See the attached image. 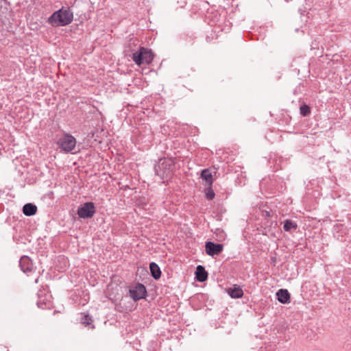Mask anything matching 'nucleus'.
Here are the masks:
<instances>
[{
	"label": "nucleus",
	"mask_w": 351,
	"mask_h": 351,
	"mask_svg": "<svg viewBox=\"0 0 351 351\" xmlns=\"http://www.w3.org/2000/svg\"><path fill=\"white\" fill-rule=\"evenodd\" d=\"M73 14L70 8L62 7L54 12L49 17L47 22L53 27L66 26L73 21Z\"/></svg>",
	"instance_id": "1"
},
{
	"label": "nucleus",
	"mask_w": 351,
	"mask_h": 351,
	"mask_svg": "<svg viewBox=\"0 0 351 351\" xmlns=\"http://www.w3.org/2000/svg\"><path fill=\"white\" fill-rule=\"evenodd\" d=\"M154 59V54L150 49L145 47L140 49L132 54V60L137 65L149 64Z\"/></svg>",
	"instance_id": "2"
},
{
	"label": "nucleus",
	"mask_w": 351,
	"mask_h": 351,
	"mask_svg": "<svg viewBox=\"0 0 351 351\" xmlns=\"http://www.w3.org/2000/svg\"><path fill=\"white\" fill-rule=\"evenodd\" d=\"M58 145L62 152L68 153L75 149L76 139L72 135L66 134L58 139Z\"/></svg>",
	"instance_id": "3"
},
{
	"label": "nucleus",
	"mask_w": 351,
	"mask_h": 351,
	"mask_svg": "<svg viewBox=\"0 0 351 351\" xmlns=\"http://www.w3.org/2000/svg\"><path fill=\"white\" fill-rule=\"evenodd\" d=\"M173 168V164L170 159L160 160L158 167L155 168L156 174L162 178L168 177Z\"/></svg>",
	"instance_id": "4"
},
{
	"label": "nucleus",
	"mask_w": 351,
	"mask_h": 351,
	"mask_svg": "<svg viewBox=\"0 0 351 351\" xmlns=\"http://www.w3.org/2000/svg\"><path fill=\"white\" fill-rule=\"evenodd\" d=\"M95 213V206L93 202H86L77 209V215L80 218H91Z\"/></svg>",
	"instance_id": "5"
},
{
	"label": "nucleus",
	"mask_w": 351,
	"mask_h": 351,
	"mask_svg": "<svg viewBox=\"0 0 351 351\" xmlns=\"http://www.w3.org/2000/svg\"><path fill=\"white\" fill-rule=\"evenodd\" d=\"M130 293L134 300L137 301L145 298L147 291L145 287L143 284L138 283L134 289H130Z\"/></svg>",
	"instance_id": "6"
},
{
	"label": "nucleus",
	"mask_w": 351,
	"mask_h": 351,
	"mask_svg": "<svg viewBox=\"0 0 351 351\" xmlns=\"http://www.w3.org/2000/svg\"><path fill=\"white\" fill-rule=\"evenodd\" d=\"M223 249L222 244L215 243L211 241H208L205 244L206 252L211 256L219 254L223 251Z\"/></svg>",
	"instance_id": "7"
},
{
	"label": "nucleus",
	"mask_w": 351,
	"mask_h": 351,
	"mask_svg": "<svg viewBox=\"0 0 351 351\" xmlns=\"http://www.w3.org/2000/svg\"><path fill=\"white\" fill-rule=\"evenodd\" d=\"M19 265L21 270L25 273L29 272L33 269L32 261L27 256H23L21 258Z\"/></svg>",
	"instance_id": "8"
},
{
	"label": "nucleus",
	"mask_w": 351,
	"mask_h": 351,
	"mask_svg": "<svg viewBox=\"0 0 351 351\" xmlns=\"http://www.w3.org/2000/svg\"><path fill=\"white\" fill-rule=\"evenodd\" d=\"M227 293L232 298H241L243 295V291L240 286L234 285L232 288L227 289Z\"/></svg>",
	"instance_id": "9"
},
{
	"label": "nucleus",
	"mask_w": 351,
	"mask_h": 351,
	"mask_svg": "<svg viewBox=\"0 0 351 351\" xmlns=\"http://www.w3.org/2000/svg\"><path fill=\"white\" fill-rule=\"evenodd\" d=\"M278 300L282 304H287L290 302V294L287 289H280L276 293Z\"/></svg>",
	"instance_id": "10"
},
{
	"label": "nucleus",
	"mask_w": 351,
	"mask_h": 351,
	"mask_svg": "<svg viewBox=\"0 0 351 351\" xmlns=\"http://www.w3.org/2000/svg\"><path fill=\"white\" fill-rule=\"evenodd\" d=\"M195 278L199 282H204L208 278V273L205 270L204 267L202 265H198L195 271Z\"/></svg>",
	"instance_id": "11"
},
{
	"label": "nucleus",
	"mask_w": 351,
	"mask_h": 351,
	"mask_svg": "<svg viewBox=\"0 0 351 351\" xmlns=\"http://www.w3.org/2000/svg\"><path fill=\"white\" fill-rule=\"evenodd\" d=\"M201 177L206 181L208 186L213 184V171L210 169H206L202 171Z\"/></svg>",
	"instance_id": "12"
},
{
	"label": "nucleus",
	"mask_w": 351,
	"mask_h": 351,
	"mask_svg": "<svg viewBox=\"0 0 351 351\" xmlns=\"http://www.w3.org/2000/svg\"><path fill=\"white\" fill-rule=\"evenodd\" d=\"M37 212V207L33 204L28 203L23 206V213L26 216H32Z\"/></svg>",
	"instance_id": "13"
},
{
	"label": "nucleus",
	"mask_w": 351,
	"mask_h": 351,
	"mask_svg": "<svg viewBox=\"0 0 351 351\" xmlns=\"http://www.w3.org/2000/svg\"><path fill=\"white\" fill-rule=\"evenodd\" d=\"M149 269L152 277L157 280L160 278L161 271L158 265L155 263H151L149 265Z\"/></svg>",
	"instance_id": "14"
},
{
	"label": "nucleus",
	"mask_w": 351,
	"mask_h": 351,
	"mask_svg": "<svg viewBox=\"0 0 351 351\" xmlns=\"http://www.w3.org/2000/svg\"><path fill=\"white\" fill-rule=\"evenodd\" d=\"M298 226L297 224L293 222V221L290 220V219H287L285 223H284V230L286 231V232H289L291 231L292 229L293 230H296Z\"/></svg>",
	"instance_id": "15"
},
{
	"label": "nucleus",
	"mask_w": 351,
	"mask_h": 351,
	"mask_svg": "<svg viewBox=\"0 0 351 351\" xmlns=\"http://www.w3.org/2000/svg\"><path fill=\"white\" fill-rule=\"evenodd\" d=\"M300 114L304 117H307L311 114V108L308 106L304 104L300 108Z\"/></svg>",
	"instance_id": "16"
},
{
	"label": "nucleus",
	"mask_w": 351,
	"mask_h": 351,
	"mask_svg": "<svg viewBox=\"0 0 351 351\" xmlns=\"http://www.w3.org/2000/svg\"><path fill=\"white\" fill-rule=\"evenodd\" d=\"M215 192L212 189L211 186H208V187L206 190V197L207 199L211 200L215 197Z\"/></svg>",
	"instance_id": "17"
},
{
	"label": "nucleus",
	"mask_w": 351,
	"mask_h": 351,
	"mask_svg": "<svg viewBox=\"0 0 351 351\" xmlns=\"http://www.w3.org/2000/svg\"><path fill=\"white\" fill-rule=\"evenodd\" d=\"M82 324L85 326H89L92 324L93 319L88 315H85L84 317L82 318Z\"/></svg>",
	"instance_id": "18"
},
{
	"label": "nucleus",
	"mask_w": 351,
	"mask_h": 351,
	"mask_svg": "<svg viewBox=\"0 0 351 351\" xmlns=\"http://www.w3.org/2000/svg\"><path fill=\"white\" fill-rule=\"evenodd\" d=\"M41 293H42V291H39L38 293V296L39 300L37 302V304H38L39 308H43V304H46L45 302V300L44 299L43 300L41 296H40Z\"/></svg>",
	"instance_id": "19"
},
{
	"label": "nucleus",
	"mask_w": 351,
	"mask_h": 351,
	"mask_svg": "<svg viewBox=\"0 0 351 351\" xmlns=\"http://www.w3.org/2000/svg\"><path fill=\"white\" fill-rule=\"evenodd\" d=\"M35 282H36V283H38V278H36V279Z\"/></svg>",
	"instance_id": "20"
}]
</instances>
